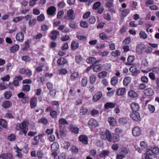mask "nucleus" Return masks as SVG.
<instances>
[{"label":"nucleus","instance_id":"nucleus-1","mask_svg":"<svg viewBox=\"0 0 159 159\" xmlns=\"http://www.w3.org/2000/svg\"><path fill=\"white\" fill-rule=\"evenodd\" d=\"M133 112L130 115V117L132 119L136 121L139 120V113L138 111L139 110V105L138 104L133 102L130 105Z\"/></svg>","mask_w":159,"mask_h":159},{"label":"nucleus","instance_id":"nucleus-2","mask_svg":"<svg viewBox=\"0 0 159 159\" xmlns=\"http://www.w3.org/2000/svg\"><path fill=\"white\" fill-rule=\"evenodd\" d=\"M16 129L20 131L19 134L24 135L26 136L28 130V126L25 121H23L20 123H17L16 125Z\"/></svg>","mask_w":159,"mask_h":159},{"label":"nucleus","instance_id":"nucleus-3","mask_svg":"<svg viewBox=\"0 0 159 159\" xmlns=\"http://www.w3.org/2000/svg\"><path fill=\"white\" fill-rule=\"evenodd\" d=\"M67 16L66 19L68 20H73L75 18V14L74 11L72 9L68 10L67 12Z\"/></svg>","mask_w":159,"mask_h":159},{"label":"nucleus","instance_id":"nucleus-4","mask_svg":"<svg viewBox=\"0 0 159 159\" xmlns=\"http://www.w3.org/2000/svg\"><path fill=\"white\" fill-rule=\"evenodd\" d=\"M19 72L20 74L25 75L28 76H30L32 74L31 70L28 69L24 68L20 69L19 70Z\"/></svg>","mask_w":159,"mask_h":159},{"label":"nucleus","instance_id":"nucleus-5","mask_svg":"<svg viewBox=\"0 0 159 159\" xmlns=\"http://www.w3.org/2000/svg\"><path fill=\"white\" fill-rule=\"evenodd\" d=\"M79 141L83 144L87 145L88 144L89 139L87 136L85 135H81L78 137Z\"/></svg>","mask_w":159,"mask_h":159},{"label":"nucleus","instance_id":"nucleus-6","mask_svg":"<svg viewBox=\"0 0 159 159\" xmlns=\"http://www.w3.org/2000/svg\"><path fill=\"white\" fill-rule=\"evenodd\" d=\"M56 11V7L54 6H51L48 8L47 12L48 15L54 16L55 14Z\"/></svg>","mask_w":159,"mask_h":159},{"label":"nucleus","instance_id":"nucleus-7","mask_svg":"<svg viewBox=\"0 0 159 159\" xmlns=\"http://www.w3.org/2000/svg\"><path fill=\"white\" fill-rule=\"evenodd\" d=\"M69 129L71 132L75 134H78L79 129L76 126L73 124H70L69 126Z\"/></svg>","mask_w":159,"mask_h":159},{"label":"nucleus","instance_id":"nucleus-8","mask_svg":"<svg viewBox=\"0 0 159 159\" xmlns=\"http://www.w3.org/2000/svg\"><path fill=\"white\" fill-rule=\"evenodd\" d=\"M88 125L89 126L96 128L98 126V123L97 120L93 118L90 119L88 122Z\"/></svg>","mask_w":159,"mask_h":159},{"label":"nucleus","instance_id":"nucleus-9","mask_svg":"<svg viewBox=\"0 0 159 159\" xmlns=\"http://www.w3.org/2000/svg\"><path fill=\"white\" fill-rule=\"evenodd\" d=\"M24 36L22 32L17 33L16 36V40L20 42H22L24 40Z\"/></svg>","mask_w":159,"mask_h":159},{"label":"nucleus","instance_id":"nucleus-10","mask_svg":"<svg viewBox=\"0 0 159 159\" xmlns=\"http://www.w3.org/2000/svg\"><path fill=\"white\" fill-rule=\"evenodd\" d=\"M13 157L12 154L9 153H3L0 155V159H13Z\"/></svg>","mask_w":159,"mask_h":159},{"label":"nucleus","instance_id":"nucleus-11","mask_svg":"<svg viewBox=\"0 0 159 159\" xmlns=\"http://www.w3.org/2000/svg\"><path fill=\"white\" fill-rule=\"evenodd\" d=\"M102 94L101 91H99L96 93L93 96L92 100L94 102H96L98 101L102 97Z\"/></svg>","mask_w":159,"mask_h":159},{"label":"nucleus","instance_id":"nucleus-12","mask_svg":"<svg viewBox=\"0 0 159 159\" xmlns=\"http://www.w3.org/2000/svg\"><path fill=\"white\" fill-rule=\"evenodd\" d=\"M30 108L33 109L36 107L37 104V98L36 97L32 98L30 101Z\"/></svg>","mask_w":159,"mask_h":159},{"label":"nucleus","instance_id":"nucleus-13","mask_svg":"<svg viewBox=\"0 0 159 159\" xmlns=\"http://www.w3.org/2000/svg\"><path fill=\"white\" fill-rule=\"evenodd\" d=\"M50 34L52 35L51 36H49L51 39L53 40H55L57 39V36L59 34V32L56 30H52L51 31Z\"/></svg>","mask_w":159,"mask_h":159},{"label":"nucleus","instance_id":"nucleus-14","mask_svg":"<svg viewBox=\"0 0 159 159\" xmlns=\"http://www.w3.org/2000/svg\"><path fill=\"white\" fill-rule=\"evenodd\" d=\"M143 93L146 96H152L154 94L153 90L150 88H148L145 89Z\"/></svg>","mask_w":159,"mask_h":159},{"label":"nucleus","instance_id":"nucleus-15","mask_svg":"<svg viewBox=\"0 0 159 159\" xmlns=\"http://www.w3.org/2000/svg\"><path fill=\"white\" fill-rule=\"evenodd\" d=\"M67 63V60L64 57H61L59 58L57 61V64L58 66H63Z\"/></svg>","mask_w":159,"mask_h":159},{"label":"nucleus","instance_id":"nucleus-16","mask_svg":"<svg viewBox=\"0 0 159 159\" xmlns=\"http://www.w3.org/2000/svg\"><path fill=\"white\" fill-rule=\"evenodd\" d=\"M68 124V121L66 120L63 118H61L58 120V125L59 128L61 129L62 127V125Z\"/></svg>","mask_w":159,"mask_h":159},{"label":"nucleus","instance_id":"nucleus-17","mask_svg":"<svg viewBox=\"0 0 159 159\" xmlns=\"http://www.w3.org/2000/svg\"><path fill=\"white\" fill-rule=\"evenodd\" d=\"M129 70L131 72L133 73V75L134 76L137 75L139 73V72L137 69V66L135 65L131 66Z\"/></svg>","mask_w":159,"mask_h":159},{"label":"nucleus","instance_id":"nucleus-18","mask_svg":"<svg viewBox=\"0 0 159 159\" xmlns=\"http://www.w3.org/2000/svg\"><path fill=\"white\" fill-rule=\"evenodd\" d=\"M135 60V57L134 56H129L127 59V62L125 63V65L128 66H131L132 65V63L134 62Z\"/></svg>","mask_w":159,"mask_h":159},{"label":"nucleus","instance_id":"nucleus-19","mask_svg":"<svg viewBox=\"0 0 159 159\" xmlns=\"http://www.w3.org/2000/svg\"><path fill=\"white\" fill-rule=\"evenodd\" d=\"M104 134L106 136V138L109 142H111V137L112 135L109 130L107 129L105 132Z\"/></svg>","mask_w":159,"mask_h":159},{"label":"nucleus","instance_id":"nucleus-20","mask_svg":"<svg viewBox=\"0 0 159 159\" xmlns=\"http://www.w3.org/2000/svg\"><path fill=\"white\" fill-rule=\"evenodd\" d=\"M102 66L101 64L94 65L93 66V70L95 72H98L102 70Z\"/></svg>","mask_w":159,"mask_h":159},{"label":"nucleus","instance_id":"nucleus-21","mask_svg":"<svg viewBox=\"0 0 159 159\" xmlns=\"http://www.w3.org/2000/svg\"><path fill=\"white\" fill-rule=\"evenodd\" d=\"M109 151L108 150H103L99 154V156L101 158H105L109 156Z\"/></svg>","mask_w":159,"mask_h":159},{"label":"nucleus","instance_id":"nucleus-22","mask_svg":"<svg viewBox=\"0 0 159 159\" xmlns=\"http://www.w3.org/2000/svg\"><path fill=\"white\" fill-rule=\"evenodd\" d=\"M0 125L2 126L4 129H7L8 125L7 121L5 119L0 118Z\"/></svg>","mask_w":159,"mask_h":159},{"label":"nucleus","instance_id":"nucleus-23","mask_svg":"<svg viewBox=\"0 0 159 159\" xmlns=\"http://www.w3.org/2000/svg\"><path fill=\"white\" fill-rule=\"evenodd\" d=\"M12 105V103L9 101H5L2 103V106L3 108L5 109L9 108Z\"/></svg>","mask_w":159,"mask_h":159},{"label":"nucleus","instance_id":"nucleus-24","mask_svg":"<svg viewBox=\"0 0 159 159\" xmlns=\"http://www.w3.org/2000/svg\"><path fill=\"white\" fill-rule=\"evenodd\" d=\"M116 106L115 104L111 102H107L104 105V107L106 109L109 108L112 109L114 108Z\"/></svg>","mask_w":159,"mask_h":159},{"label":"nucleus","instance_id":"nucleus-25","mask_svg":"<svg viewBox=\"0 0 159 159\" xmlns=\"http://www.w3.org/2000/svg\"><path fill=\"white\" fill-rule=\"evenodd\" d=\"M79 47V43H76L75 41H73L71 44V48L72 50L74 51L78 48Z\"/></svg>","mask_w":159,"mask_h":159},{"label":"nucleus","instance_id":"nucleus-26","mask_svg":"<svg viewBox=\"0 0 159 159\" xmlns=\"http://www.w3.org/2000/svg\"><path fill=\"white\" fill-rule=\"evenodd\" d=\"M128 95L131 98H134L138 96V94L133 90H130L128 92Z\"/></svg>","mask_w":159,"mask_h":159},{"label":"nucleus","instance_id":"nucleus-27","mask_svg":"<svg viewBox=\"0 0 159 159\" xmlns=\"http://www.w3.org/2000/svg\"><path fill=\"white\" fill-rule=\"evenodd\" d=\"M132 133L134 136H138L139 135V127H135L132 130Z\"/></svg>","mask_w":159,"mask_h":159},{"label":"nucleus","instance_id":"nucleus-28","mask_svg":"<svg viewBox=\"0 0 159 159\" xmlns=\"http://www.w3.org/2000/svg\"><path fill=\"white\" fill-rule=\"evenodd\" d=\"M59 145L57 142H54L51 145V149L52 151H57L58 149Z\"/></svg>","mask_w":159,"mask_h":159},{"label":"nucleus","instance_id":"nucleus-29","mask_svg":"<svg viewBox=\"0 0 159 159\" xmlns=\"http://www.w3.org/2000/svg\"><path fill=\"white\" fill-rule=\"evenodd\" d=\"M79 74L78 72H75L71 74L70 75V80L71 81H73L75 79L79 77Z\"/></svg>","mask_w":159,"mask_h":159},{"label":"nucleus","instance_id":"nucleus-30","mask_svg":"<svg viewBox=\"0 0 159 159\" xmlns=\"http://www.w3.org/2000/svg\"><path fill=\"white\" fill-rule=\"evenodd\" d=\"M131 78L129 76H127L124 78L123 84L125 86H127L131 82Z\"/></svg>","mask_w":159,"mask_h":159},{"label":"nucleus","instance_id":"nucleus-31","mask_svg":"<svg viewBox=\"0 0 159 159\" xmlns=\"http://www.w3.org/2000/svg\"><path fill=\"white\" fill-rule=\"evenodd\" d=\"M97 78L95 74L92 75L89 78L90 83L92 85H93L95 83Z\"/></svg>","mask_w":159,"mask_h":159},{"label":"nucleus","instance_id":"nucleus-32","mask_svg":"<svg viewBox=\"0 0 159 159\" xmlns=\"http://www.w3.org/2000/svg\"><path fill=\"white\" fill-rule=\"evenodd\" d=\"M19 48L18 45L15 44L10 47V50L12 53H15L19 49Z\"/></svg>","mask_w":159,"mask_h":159},{"label":"nucleus","instance_id":"nucleus-33","mask_svg":"<svg viewBox=\"0 0 159 159\" xmlns=\"http://www.w3.org/2000/svg\"><path fill=\"white\" fill-rule=\"evenodd\" d=\"M88 79L87 77H84L82 78L81 84L82 87H85L88 83Z\"/></svg>","mask_w":159,"mask_h":159},{"label":"nucleus","instance_id":"nucleus-34","mask_svg":"<svg viewBox=\"0 0 159 159\" xmlns=\"http://www.w3.org/2000/svg\"><path fill=\"white\" fill-rule=\"evenodd\" d=\"M125 92V89L124 88L118 89L116 92V94L118 96H122Z\"/></svg>","mask_w":159,"mask_h":159},{"label":"nucleus","instance_id":"nucleus-35","mask_svg":"<svg viewBox=\"0 0 159 159\" xmlns=\"http://www.w3.org/2000/svg\"><path fill=\"white\" fill-rule=\"evenodd\" d=\"M120 135L114 134L111 137V142H116L119 141L120 140Z\"/></svg>","mask_w":159,"mask_h":159},{"label":"nucleus","instance_id":"nucleus-36","mask_svg":"<svg viewBox=\"0 0 159 159\" xmlns=\"http://www.w3.org/2000/svg\"><path fill=\"white\" fill-rule=\"evenodd\" d=\"M38 123L46 125L48 123V120L45 117H42L38 120Z\"/></svg>","mask_w":159,"mask_h":159},{"label":"nucleus","instance_id":"nucleus-37","mask_svg":"<svg viewBox=\"0 0 159 159\" xmlns=\"http://www.w3.org/2000/svg\"><path fill=\"white\" fill-rule=\"evenodd\" d=\"M49 115L52 118L55 119H57V118L58 113L56 111L53 110L52 111H50Z\"/></svg>","mask_w":159,"mask_h":159},{"label":"nucleus","instance_id":"nucleus-38","mask_svg":"<svg viewBox=\"0 0 159 159\" xmlns=\"http://www.w3.org/2000/svg\"><path fill=\"white\" fill-rule=\"evenodd\" d=\"M108 121L110 125L114 126L116 124V120L113 117H110L108 118Z\"/></svg>","mask_w":159,"mask_h":159},{"label":"nucleus","instance_id":"nucleus-39","mask_svg":"<svg viewBox=\"0 0 159 159\" xmlns=\"http://www.w3.org/2000/svg\"><path fill=\"white\" fill-rule=\"evenodd\" d=\"M44 66V64L42 62L40 63L39 66L35 68L36 71L39 72L43 70V69Z\"/></svg>","mask_w":159,"mask_h":159},{"label":"nucleus","instance_id":"nucleus-40","mask_svg":"<svg viewBox=\"0 0 159 159\" xmlns=\"http://www.w3.org/2000/svg\"><path fill=\"white\" fill-rule=\"evenodd\" d=\"M118 82V79L117 77L115 76L112 77L111 80V83L112 85H116Z\"/></svg>","mask_w":159,"mask_h":159},{"label":"nucleus","instance_id":"nucleus-41","mask_svg":"<svg viewBox=\"0 0 159 159\" xmlns=\"http://www.w3.org/2000/svg\"><path fill=\"white\" fill-rule=\"evenodd\" d=\"M76 37L79 40L84 41L86 40L87 39L86 37L83 35H82L80 34H77L76 36Z\"/></svg>","mask_w":159,"mask_h":159},{"label":"nucleus","instance_id":"nucleus-42","mask_svg":"<svg viewBox=\"0 0 159 159\" xmlns=\"http://www.w3.org/2000/svg\"><path fill=\"white\" fill-rule=\"evenodd\" d=\"M96 58L95 57H89L87 59L86 61L88 63L93 64L94 63Z\"/></svg>","mask_w":159,"mask_h":159},{"label":"nucleus","instance_id":"nucleus-43","mask_svg":"<svg viewBox=\"0 0 159 159\" xmlns=\"http://www.w3.org/2000/svg\"><path fill=\"white\" fill-rule=\"evenodd\" d=\"M108 73L106 71H102L99 73L98 76L100 78H103L107 76Z\"/></svg>","mask_w":159,"mask_h":159},{"label":"nucleus","instance_id":"nucleus-44","mask_svg":"<svg viewBox=\"0 0 159 159\" xmlns=\"http://www.w3.org/2000/svg\"><path fill=\"white\" fill-rule=\"evenodd\" d=\"M154 155V157L158 155L159 152V149L156 146L153 147L151 149Z\"/></svg>","mask_w":159,"mask_h":159},{"label":"nucleus","instance_id":"nucleus-45","mask_svg":"<svg viewBox=\"0 0 159 159\" xmlns=\"http://www.w3.org/2000/svg\"><path fill=\"white\" fill-rule=\"evenodd\" d=\"M99 37L102 40H104L108 38L107 35L104 32H102L99 34Z\"/></svg>","mask_w":159,"mask_h":159},{"label":"nucleus","instance_id":"nucleus-46","mask_svg":"<svg viewBox=\"0 0 159 159\" xmlns=\"http://www.w3.org/2000/svg\"><path fill=\"white\" fill-rule=\"evenodd\" d=\"M4 117L9 119H13L14 118V116L12 113L9 112L6 113L4 115Z\"/></svg>","mask_w":159,"mask_h":159},{"label":"nucleus","instance_id":"nucleus-47","mask_svg":"<svg viewBox=\"0 0 159 159\" xmlns=\"http://www.w3.org/2000/svg\"><path fill=\"white\" fill-rule=\"evenodd\" d=\"M119 123L122 125H124L127 123V121L125 117H122L119 119Z\"/></svg>","mask_w":159,"mask_h":159},{"label":"nucleus","instance_id":"nucleus-48","mask_svg":"<svg viewBox=\"0 0 159 159\" xmlns=\"http://www.w3.org/2000/svg\"><path fill=\"white\" fill-rule=\"evenodd\" d=\"M30 47L29 41H25L24 43V47L22 48V50L23 51H26L28 50Z\"/></svg>","mask_w":159,"mask_h":159},{"label":"nucleus","instance_id":"nucleus-49","mask_svg":"<svg viewBox=\"0 0 159 159\" xmlns=\"http://www.w3.org/2000/svg\"><path fill=\"white\" fill-rule=\"evenodd\" d=\"M8 86L7 84H5L4 82L0 83V90H4L7 88Z\"/></svg>","mask_w":159,"mask_h":159},{"label":"nucleus","instance_id":"nucleus-50","mask_svg":"<svg viewBox=\"0 0 159 159\" xmlns=\"http://www.w3.org/2000/svg\"><path fill=\"white\" fill-rule=\"evenodd\" d=\"M96 20V19L95 16H92L90 17L89 19L88 22L91 24H94Z\"/></svg>","mask_w":159,"mask_h":159},{"label":"nucleus","instance_id":"nucleus-51","mask_svg":"<svg viewBox=\"0 0 159 159\" xmlns=\"http://www.w3.org/2000/svg\"><path fill=\"white\" fill-rule=\"evenodd\" d=\"M101 3L100 2H97L95 3L93 5L92 7L93 9L95 10L97 9L101 5Z\"/></svg>","mask_w":159,"mask_h":159},{"label":"nucleus","instance_id":"nucleus-52","mask_svg":"<svg viewBox=\"0 0 159 159\" xmlns=\"http://www.w3.org/2000/svg\"><path fill=\"white\" fill-rule=\"evenodd\" d=\"M24 18V16H20L14 18L13 19L12 21L16 23L22 20Z\"/></svg>","mask_w":159,"mask_h":159},{"label":"nucleus","instance_id":"nucleus-53","mask_svg":"<svg viewBox=\"0 0 159 159\" xmlns=\"http://www.w3.org/2000/svg\"><path fill=\"white\" fill-rule=\"evenodd\" d=\"M7 139L10 141H12L16 139V136L13 134H11L8 136Z\"/></svg>","mask_w":159,"mask_h":159},{"label":"nucleus","instance_id":"nucleus-54","mask_svg":"<svg viewBox=\"0 0 159 159\" xmlns=\"http://www.w3.org/2000/svg\"><path fill=\"white\" fill-rule=\"evenodd\" d=\"M140 145L141 147V149L143 150L144 149L148 147L147 143L143 141H141L140 143Z\"/></svg>","mask_w":159,"mask_h":159},{"label":"nucleus","instance_id":"nucleus-55","mask_svg":"<svg viewBox=\"0 0 159 159\" xmlns=\"http://www.w3.org/2000/svg\"><path fill=\"white\" fill-rule=\"evenodd\" d=\"M33 140L34 142L32 143V144L33 145H36L39 143V139L37 136H34L33 138Z\"/></svg>","mask_w":159,"mask_h":159},{"label":"nucleus","instance_id":"nucleus-56","mask_svg":"<svg viewBox=\"0 0 159 159\" xmlns=\"http://www.w3.org/2000/svg\"><path fill=\"white\" fill-rule=\"evenodd\" d=\"M80 25L83 28H87L88 27L89 25L87 21H82L80 22Z\"/></svg>","mask_w":159,"mask_h":159},{"label":"nucleus","instance_id":"nucleus-57","mask_svg":"<svg viewBox=\"0 0 159 159\" xmlns=\"http://www.w3.org/2000/svg\"><path fill=\"white\" fill-rule=\"evenodd\" d=\"M36 155L39 159H42L43 157V153L41 150L38 151L37 152Z\"/></svg>","mask_w":159,"mask_h":159},{"label":"nucleus","instance_id":"nucleus-58","mask_svg":"<svg viewBox=\"0 0 159 159\" xmlns=\"http://www.w3.org/2000/svg\"><path fill=\"white\" fill-rule=\"evenodd\" d=\"M88 112V109L85 107H82L80 109V113L82 115H85Z\"/></svg>","mask_w":159,"mask_h":159},{"label":"nucleus","instance_id":"nucleus-59","mask_svg":"<svg viewBox=\"0 0 159 159\" xmlns=\"http://www.w3.org/2000/svg\"><path fill=\"white\" fill-rule=\"evenodd\" d=\"M103 17L104 19L107 21H110L111 20V17L110 15L108 13L104 14H103Z\"/></svg>","mask_w":159,"mask_h":159},{"label":"nucleus","instance_id":"nucleus-60","mask_svg":"<svg viewBox=\"0 0 159 159\" xmlns=\"http://www.w3.org/2000/svg\"><path fill=\"white\" fill-rule=\"evenodd\" d=\"M21 59L22 60L27 62H30L31 61L30 58L28 56H23L21 57Z\"/></svg>","mask_w":159,"mask_h":159},{"label":"nucleus","instance_id":"nucleus-61","mask_svg":"<svg viewBox=\"0 0 159 159\" xmlns=\"http://www.w3.org/2000/svg\"><path fill=\"white\" fill-rule=\"evenodd\" d=\"M11 96V93L10 91H8L4 93V97L7 99H9Z\"/></svg>","mask_w":159,"mask_h":159},{"label":"nucleus","instance_id":"nucleus-62","mask_svg":"<svg viewBox=\"0 0 159 159\" xmlns=\"http://www.w3.org/2000/svg\"><path fill=\"white\" fill-rule=\"evenodd\" d=\"M22 89L24 91L28 92L30 90V86L28 84L24 85L22 87Z\"/></svg>","mask_w":159,"mask_h":159},{"label":"nucleus","instance_id":"nucleus-63","mask_svg":"<svg viewBox=\"0 0 159 159\" xmlns=\"http://www.w3.org/2000/svg\"><path fill=\"white\" fill-rule=\"evenodd\" d=\"M140 37L145 39L147 38L148 35L144 32L141 31L140 32Z\"/></svg>","mask_w":159,"mask_h":159},{"label":"nucleus","instance_id":"nucleus-64","mask_svg":"<svg viewBox=\"0 0 159 159\" xmlns=\"http://www.w3.org/2000/svg\"><path fill=\"white\" fill-rule=\"evenodd\" d=\"M70 27L72 29L76 28L77 27V25L75 22L74 21H70L69 24Z\"/></svg>","mask_w":159,"mask_h":159}]
</instances>
